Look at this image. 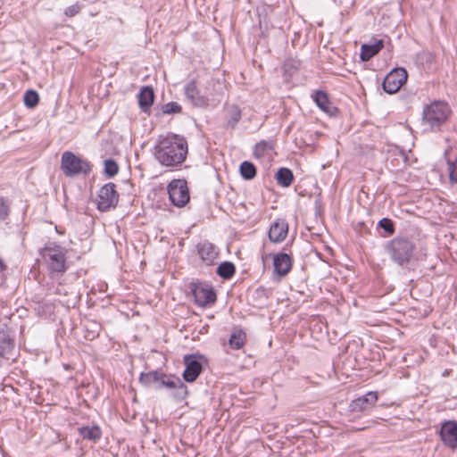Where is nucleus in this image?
Listing matches in <instances>:
<instances>
[{
	"mask_svg": "<svg viewBox=\"0 0 457 457\" xmlns=\"http://www.w3.org/2000/svg\"><path fill=\"white\" fill-rule=\"evenodd\" d=\"M407 72L403 68H397L390 71L383 81V88L386 93H396L406 82Z\"/></svg>",
	"mask_w": 457,
	"mask_h": 457,
	"instance_id": "obj_9",
	"label": "nucleus"
},
{
	"mask_svg": "<svg viewBox=\"0 0 457 457\" xmlns=\"http://www.w3.org/2000/svg\"><path fill=\"white\" fill-rule=\"evenodd\" d=\"M39 101L38 94L34 90H28L24 95V104L29 108H34Z\"/></svg>",
	"mask_w": 457,
	"mask_h": 457,
	"instance_id": "obj_27",
	"label": "nucleus"
},
{
	"mask_svg": "<svg viewBox=\"0 0 457 457\" xmlns=\"http://www.w3.org/2000/svg\"><path fill=\"white\" fill-rule=\"evenodd\" d=\"M245 333L242 330H237L232 333L229 338V345L234 349H240L245 342Z\"/></svg>",
	"mask_w": 457,
	"mask_h": 457,
	"instance_id": "obj_25",
	"label": "nucleus"
},
{
	"mask_svg": "<svg viewBox=\"0 0 457 457\" xmlns=\"http://www.w3.org/2000/svg\"><path fill=\"white\" fill-rule=\"evenodd\" d=\"M169 197L171 203L182 207L189 201V193L187 182L183 179H174L168 186Z\"/></svg>",
	"mask_w": 457,
	"mask_h": 457,
	"instance_id": "obj_7",
	"label": "nucleus"
},
{
	"mask_svg": "<svg viewBox=\"0 0 457 457\" xmlns=\"http://www.w3.org/2000/svg\"><path fill=\"white\" fill-rule=\"evenodd\" d=\"M40 256L53 278H59L66 271L65 252L61 246L56 245H46L40 250Z\"/></svg>",
	"mask_w": 457,
	"mask_h": 457,
	"instance_id": "obj_5",
	"label": "nucleus"
},
{
	"mask_svg": "<svg viewBox=\"0 0 457 457\" xmlns=\"http://www.w3.org/2000/svg\"><path fill=\"white\" fill-rule=\"evenodd\" d=\"M4 264L3 263V262L0 260V271H2L4 269Z\"/></svg>",
	"mask_w": 457,
	"mask_h": 457,
	"instance_id": "obj_37",
	"label": "nucleus"
},
{
	"mask_svg": "<svg viewBox=\"0 0 457 457\" xmlns=\"http://www.w3.org/2000/svg\"><path fill=\"white\" fill-rule=\"evenodd\" d=\"M79 430V434L81 435V436L83 438L92 440V441L98 440L102 436L101 429L97 426L82 427Z\"/></svg>",
	"mask_w": 457,
	"mask_h": 457,
	"instance_id": "obj_22",
	"label": "nucleus"
},
{
	"mask_svg": "<svg viewBox=\"0 0 457 457\" xmlns=\"http://www.w3.org/2000/svg\"><path fill=\"white\" fill-rule=\"evenodd\" d=\"M119 200V195L115 190L113 183H108L102 187L98 194L97 207L100 211L105 212L114 207Z\"/></svg>",
	"mask_w": 457,
	"mask_h": 457,
	"instance_id": "obj_8",
	"label": "nucleus"
},
{
	"mask_svg": "<svg viewBox=\"0 0 457 457\" xmlns=\"http://www.w3.org/2000/svg\"><path fill=\"white\" fill-rule=\"evenodd\" d=\"M379 227L389 234H393L395 231L392 220L387 218H383L379 220Z\"/></svg>",
	"mask_w": 457,
	"mask_h": 457,
	"instance_id": "obj_34",
	"label": "nucleus"
},
{
	"mask_svg": "<svg viewBox=\"0 0 457 457\" xmlns=\"http://www.w3.org/2000/svg\"><path fill=\"white\" fill-rule=\"evenodd\" d=\"M80 11V6L79 4H73L67 7L64 11V14L68 17H73L78 14Z\"/></svg>",
	"mask_w": 457,
	"mask_h": 457,
	"instance_id": "obj_36",
	"label": "nucleus"
},
{
	"mask_svg": "<svg viewBox=\"0 0 457 457\" xmlns=\"http://www.w3.org/2000/svg\"><path fill=\"white\" fill-rule=\"evenodd\" d=\"M276 179L279 186L287 187L292 184L294 175L291 170L287 168H280L276 174Z\"/></svg>",
	"mask_w": 457,
	"mask_h": 457,
	"instance_id": "obj_20",
	"label": "nucleus"
},
{
	"mask_svg": "<svg viewBox=\"0 0 457 457\" xmlns=\"http://www.w3.org/2000/svg\"><path fill=\"white\" fill-rule=\"evenodd\" d=\"M273 266L274 272L280 278L284 277L292 268V259L285 253L275 254L273 256Z\"/></svg>",
	"mask_w": 457,
	"mask_h": 457,
	"instance_id": "obj_16",
	"label": "nucleus"
},
{
	"mask_svg": "<svg viewBox=\"0 0 457 457\" xmlns=\"http://www.w3.org/2000/svg\"><path fill=\"white\" fill-rule=\"evenodd\" d=\"M440 437L444 444L451 448H457V423L455 421H445L440 429Z\"/></svg>",
	"mask_w": 457,
	"mask_h": 457,
	"instance_id": "obj_11",
	"label": "nucleus"
},
{
	"mask_svg": "<svg viewBox=\"0 0 457 457\" xmlns=\"http://www.w3.org/2000/svg\"><path fill=\"white\" fill-rule=\"evenodd\" d=\"M182 108L177 102H170L163 105L162 111L166 114L179 113Z\"/></svg>",
	"mask_w": 457,
	"mask_h": 457,
	"instance_id": "obj_31",
	"label": "nucleus"
},
{
	"mask_svg": "<svg viewBox=\"0 0 457 457\" xmlns=\"http://www.w3.org/2000/svg\"><path fill=\"white\" fill-rule=\"evenodd\" d=\"M314 101L318 107L328 115H334L337 112V108L330 104L328 96L325 92H316Z\"/></svg>",
	"mask_w": 457,
	"mask_h": 457,
	"instance_id": "obj_17",
	"label": "nucleus"
},
{
	"mask_svg": "<svg viewBox=\"0 0 457 457\" xmlns=\"http://www.w3.org/2000/svg\"><path fill=\"white\" fill-rule=\"evenodd\" d=\"M448 170L451 183L457 184V159L454 162H448Z\"/></svg>",
	"mask_w": 457,
	"mask_h": 457,
	"instance_id": "obj_33",
	"label": "nucleus"
},
{
	"mask_svg": "<svg viewBox=\"0 0 457 457\" xmlns=\"http://www.w3.org/2000/svg\"><path fill=\"white\" fill-rule=\"evenodd\" d=\"M217 273L223 278H229L235 273V266L231 262H224L219 265Z\"/></svg>",
	"mask_w": 457,
	"mask_h": 457,
	"instance_id": "obj_26",
	"label": "nucleus"
},
{
	"mask_svg": "<svg viewBox=\"0 0 457 457\" xmlns=\"http://www.w3.org/2000/svg\"><path fill=\"white\" fill-rule=\"evenodd\" d=\"M154 94L150 87H144L138 94V104L142 111L146 112L154 103Z\"/></svg>",
	"mask_w": 457,
	"mask_h": 457,
	"instance_id": "obj_18",
	"label": "nucleus"
},
{
	"mask_svg": "<svg viewBox=\"0 0 457 457\" xmlns=\"http://www.w3.org/2000/svg\"><path fill=\"white\" fill-rule=\"evenodd\" d=\"M378 400L377 392H368L366 395L352 401L350 408L353 411H364L370 409Z\"/></svg>",
	"mask_w": 457,
	"mask_h": 457,
	"instance_id": "obj_14",
	"label": "nucleus"
},
{
	"mask_svg": "<svg viewBox=\"0 0 457 457\" xmlns=\"http://www.w3.org/2000/svg\"><path fill=\"white\" fill-rule=\"evenodd\" d=\"M241 119V111L234 106L230 109L229 118L228 120V125L234 128Z\"/></svg>",
	"mask_w": 457,
	"mask_h": 457,
	"instance_id": "obj_30",
	"label": "nucleus"
},
{
	"mask_svg": "<svg viewBox=\"0 0 457 457\" xmlns=\"http://www.w3.org/2000/svg\"><path fill=\"white\" fill-rule=\"evenodd\" d=\"M160 378H162V373L158 371H151L147 373H141L139 381L145 386H150L153 385H156L157 386Z\"/></svg>",
	"mask_w": 457,
	"mask_h": 457,
	"instance_id": "obj_23",
	"label": "nucleus"
},
{
	"mask_svg": "<svg viewBox=\"0 0 457 457\" xmlns=\"http://www.w3.org/2000/svg\"><path fill=\"white\" fill-rule=\"evenodd\" d=\"M187 142L185 137L169 134L160 137L154 146V156L163 166L175 167L187 158Z\"/></svg>",
	"mask_w": 457,
	"mask_h": 457,
	"instance_id": "obj_1",
	"label": "nucleus"
},
{
	"mask_svg": "<svg viewBox=\"0 0 457 457\" xmlns=\"http://www.w3.org/2000/svg\"><path fill=\"white\" fill-rule=\"evenodd\" d=\"M61 167L63 173L68 177L79 174L86 175L91 170V165L87 160L81 159L69 151L62 154Z\"/></svg>",
	"mask_w": 457,
	"mask_h": 457,
	"instance_id": "obj_6",
	"label": "nucleus"
},
{
	"mask_svg": "<svg viewBox=\"0 0 457 457\" xmlns=\"http://www.w3.org/2000/svg\"><path fill=\"white\" fill-rule=\"evenodd\" d=\"M214 87V82L210 81L203 91L197 87L195 80H191L185 85L184 92L187 99L195 106H215L220 102V96Z\"/></svg>",
	"mask_w": 457,
	"mask_h": 457,
	"instance_id": "obj_2",
	"label": "nucleus"
},
{
	"mask_svg": "<svg viewBox=\"0 0 457 457\" xmlns=\"http://www.w3.org/2000/svg\"><path fill=\"white\" fill-rule=\"evenodd\" d=\"M391 261L400 267L409 264L414 258L415 245L406 237H395L386 245Z\"/></svg>",
	"mask_w": 457,
	"mask_h": 457,
	"instance_id": "obj_3",
	"label": "nucleus"
},
{
	"mask_svg": "<svg viewBox=\"0 0 457 457\" xmlns=\"http://www.w3.org/2000/svg\"><path fill=\"white\" fill-rule=\"evenodd\" d=\"M172 389L175 390L173 396L177 400H183L187 395V386L178 378H176L175 386Z\"/></svg>",
	"mask_w": 457,
	"mask_h": 457,
	"instance_id": "obj_28",
	"label": "nucleus"
},
{
	"mask_svg": "<svg viewBox=\"0 0 457 457\" xmlns=\"http://www.w3.org/2000/svg\"><path fill=\"white\" fill-rule=\"evenodd\" d=\"M240 174L241 176L247 180L253 179L256 176V168L255 166L247 161L243 162L240 164Z\"/></svg>",
	"mask_w": 457,
	"mask_h": 457,
	"instance_id": "obj_24",
	"label": "nucleus"
},
{
	"mask_svg": "<svg viewBox=\"0 0 457 457\" xmlns=\"http://www.w3.org/2000/svg\"><path fill=\"white\" fill-rule=\"evenodd\" d=\"M450 112V108L445 102L434 101L423 109L422 125L431 131L439 130L447 120Z\"/></svg>",
	"mask_w": 457,
	"mask_h": 457,
	"instance_id": "obj_4",
	"label": "nucleus"
},
{
	"mask_svg": "<svg viewBox=\"0 0 457 457\" xmlns=\"http://www.w3.org/2000/svg\"><path fill=\"white\" fill-rule=\"evenodd\" d=\"M118 164L113 160L107 159L104 161V173L108 177H113L118 173Z\"/></svg>",
	"mask_w": 457,
	"mask_h": 457,
	"instance_id": "obj_29",
	"label": "nucleus"
},
{
	"mask_svg": "<svg viewBox=\"0 0 457 457\" xmlns=\"http://www.w3.org/2000/svg\"><path fill=\"white\" fill-rule=\"evenodd\" d=\"M288 234V223L284 219L276 220L270 228L268 236L272 243L283 242Z\"/></svg>",
	"mask_w": 457,
	"mask_h": 457,
	"instance_id": "obj_12",
	"label": "nucleus"
},
{
	"mask_svg": "<svg viewBox=\"0 0 457 457\" xmlns=\"http://www.w3.org/2000/svg\"><path fill=\"white\" fill-rule=\"evenodd\" d=\"M197 253L206 265L214 264L218 258L215 245L208 241H203L197 245Z\"/></svg>",
	"mask_w": 457,
	"mask_h": 457,
	"instance_id": "obj_13",
	"label": "nucleus"
},
{
	"mask_svg": "<svg viewBox=\"0 0 457 457\" xmlns=\"http://www.w3.org/2000/svg\"><path fill=\"white\" fill-rule=\"evenodd\" d=\"M9 213V205L6 201L0 197V220H4Z\"/></svg>",
	"mask_w": 457,
	"mask_h": 457,
	"instance_id": "obj_35",
	"label": "nucleus"
},
{
	"mask_svg": "<svg viewBox=\"0 0 457 457\" xmlns=\"http://www.w3.org/2000/svg\"><path fill=\"white\" fill-rule=\"evenodd\" d=\"M175 381H176V378H170L162 373V378H160L156 388H161L162 386H165V387L172 389L175 386Z\"/></svg>",
	"mask_w": 457,
	"mask_h": 457,
	"instance_id": "obj_32",
	"label": "nucleus"
},
{
	"mask_svg": "<svg viewBox=\"0 0 457 457\" xmlns=\"http://www.w3.org/2000/svg\"><path fill=\"white\" fill-rule=\"evenodd\" d=\"M192 293L195 303L201 307L213 303L216 301L215 292L208 285L195 284L193 286Z\"/></svg>",
	"mask_w": 457,
	"mask_h": 457,
	"instance_id": "obj_10",
	"label": "nucleus"
},
{
	"mask_svg": "<svg viewBox=\"0 0 457 457\" xmlns=\"http://www.w3.org/2000/svg\"><path fill=\"white\" fill-rule=\"evenodd\" d=\"M185 364L183 378L187 382H194L202 371V364L194 356H185Z\"/></svg>",
	"mask_w": 457,
	"mask_h": 457,
	"instance_id": "obj_15",
	"label": "nucleus"
},
{
	"mask_svg": "<svg viewBox=\"0 0 457 457\" xmlns=\"http://www.w3.org/2000/svg\"><path fill=\"white\" fill-rule=\"evenodd\" d=\"M382 47V41H378L373 45H362L361 51V59L362 61H369L375 54H377Z\"/></svg>",
	"mask_w": 457,
	"mask_h": 457,
	"instance_id": "obj_19",
	"label": "nucleus"
},
{
	"mask_svg": "<svg viewBox=\"0 0 457 457\" xmlns=\"http://www.w3.org/2000/svg\"><path fill=\"white\" fill-rule=\"evenodd\" d=\"M14 347V342L9 335L3 333L0 337V360L7 359V354L12 352Z\"/></svg>",
	"mask_w": 457,
	"mask_h": 457,
	"instance_id": "obj_21",
	"label": "nucleus"
}]
</instances>
